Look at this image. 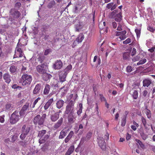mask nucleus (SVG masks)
<instances>
[{
  "instance_id": "423d86ee",
  "label": "nucleus",
  "mask_w": 155,
  "mask_h": 155,
  "mask_svg": "<svg viewBox=\"0 0 155 155\" xmlns=\"http://www.w3.org/2000/svg\"><path fill=\"white\" fill-rule=\"evenodd\" d=\"M44 121V119L40 115H37L34 117L33 122L35 125L38 124V125H41L43 124Z\"/></svg>"
},
{
  "instance_id": "f704fd0d",
  "label": "nucleus",
  "mask_w": 155,
  "mask_h": 155,
  "mask_svg": "<svg viewBox=\"0 0 155 155\" xmlns=\"http://www.w3.org/2000/svg\"><path fill=\"white\" fill-rule=\"evenodd\" d=\"M81 9H79L77 6H75L73 9V12L74 13H78L79 12Z\"/></svg>"
},
{
  "instance_id": "39448f33",
  "label": "nucleus",
  "mask_w": 155,
  "mask_h": 155,
  "mask_svg": "<svg viewBox=\"0 0 155 155\" xmlns=\"http://www.w3.org/2000/svg\"><path fill=\"white\" fill-rule=\"evenodd\" d=\"M20 15L21 13L17 10L14 8L11 9L10 12V18H11L12 21L18 18Z\"/></svg>"
},
{
  "instance_id": "37998d69",
  "label": "nucleus",
  "mask_w": 155,
  "mask_h": 155,
  "mask_svg": "<svg viewBox=\"0 0 155 155\" xmlns=\"http://www.w3.org/2000/svg\"><path fill=\"white\" fill-rule=\"evenodd\" d=\"M55 2L54 1H52L50 2L48 4V7L49 8L52 7L54 5Z\"/></svg>"
},
{
  "instance_id": "7c9ffc66",
  "label": "nucleus",
  "mask_w": 155,
  "mask_h": 155,
  "mask_svg": "<svg viewBox=\"0 0 155 155\" xmlns=\"http://www.w3.org/2000/svg\"><path fill=\"white\" fill-rule=\"evenodd\" d=\"M29 108V104L26 103L23 106L21 109L24 110V111H25V112H26V110Z\"/></svg>"
},
{
  "instance_id": "7ed1b4c3",
  "label": "nucleus",
  "mask_w": 155,
  "mask_h": 155,
  "mask_svg": "<svg viewBox=\"0 0 155 155\" xmlns=\"http://www.w3.org/2000/svg\"><path fill=\"white\" fill-rule=\"evenodd\" d=\"M46 130H42L39 131L38 136L39 137H41L39 139V142L40 144H42L44 143L45 141L48 139L49 136V134H48L45 135L46 134Z\"/></svg>"
},
{
  "instance_id": "58836bf2",
  "label": "nucleus",
  "mask_w": 155,
  "mask_h": 155,
  "mask_svg": "<svg viewBox=\"0 0 155 155\" xmlns=\"http://www.w3.org/2000/svg\"><path fill=\"white\" fill-rule=\"evenodd\" d=\"M131 39L130 38H128L126 40L123 41V43L124 44H127L131 42Z\"/></svg>"
},
{
  "instance_id": "6e6d98bb",
  "label": "nucleus",
  "mask_w": 155,
  "mask_h": 155,
  "mask_svg": "<svg viewBox=\"0 0 155 155\" xmlns=\"http://www.w3.org/2000/svg\"><path fill=\"white\" fill-rule=\"evenodd\" d=\"M18 136L17 135H14L12 138V141L14 142L17 139Z\"/></svg>"
},
{
  "instance_id": "bf43d9fd",
  "label": "nucleus",
  "mask_w": 155,
  "mask_h": 155,
  "mask_svg": "<svg viewBox=\"0 0 155 155\" xmlns=\"http://www.w3.org/2000/svg\"><path fill=\"white\" fill-rule=\"evenodd\" d=\"M147 29L149 31L152 32H153L155 31V29L152 27H149L147 28Z\"/></svg>"
},
{
  "instance_id": "412c9836",
  "label": "nucleus",
  "mask_w": 155,
  "mask_h": 155,
  "mask_svg": "<svg viewBox=\"0 0 155 155\" xmlns=\"http://www.w3.org/2000/svg\"><path fill=\"white\" fill-rule=\"evenodd\" d=\"M74 145L71 146L65 153V155H70L74 151Z\"/></svg>"
},
{
  "instance_id": "20e7f679",
  "label": "nucleus",
  "mask_w": 155,
  "mask_h": 155,
  "mask_svg": "<svg viewBox=\"0 0 155 155\" xmlns=\"http://www.w3.org/2000/svg\"><path fill=\"white\" fill-rule=\"evenodd\" d=\"M20 117L18 111H15L11 115L10 122L12 124H15L19 120Z\"/></svg>"
},
{
  "instance_id": "13d9d810",
  "label": "nucleus",
  "mask_w": 155,
  "mask_h": 155,
  "mask_svg": "<svg viewBox=\"0 0 155 155\" xmlns=\"http://www.w3.org/2000/svg\"><path fill=\"white\" fill-rule=\"evenodd\" d=\"M87 140L85 137H82L81 139L80 142V144H83L85 140Z\"/></svg>"
},
{
  "instance_id": "de8ad7c7",
  "label": "nucleus",
  "mask_w": 155,
  "mask_h": 155,
  "mask_svg": "<svg viewBox=\"0 0 155 155\" xmlns=\"http://www.w3.org/2000/svg\"><path fill=\"white\" fill-rule=\"evenodd\" d=\"M80 24H78L77 25H75V31H79V30L80 29Z\"/></svg>"
},
{
  "instance_id": "ddd939ff",
  "label": "nucleus",
  "mask_w": 155,
  "mask_h": 155,
  "mask_svg": "<svg viewBox=\"0 0 155 155\" xmlns=\"http://www.w3.org/2000/svg\"><path fill=\"white\" fill-rule=\"evenodd\" d=\"M54 100L53 98H51L49 99L46 103L44 106V108L45 110H47L49 107L51 105L53 102Z\"/></svg>"
},
{
  "instance_id": "f257e3e1",
  "label": "nucleus",
  "mask_w": 155,
  "mask_h": 155,
  "mask_svg": "<svg viewBox=\"0 0 155 155\" xmlns=\"http://www.w3.org/2000/svg\"><path fill=\"white\" fill-rule=\"evenodd\" d=\"M32 80V76L25 74L22 75L20 80V83L24 86L29 85L30 84Z\"/></svg>"
},
{
  "instance_id": "393cba45",
  "label": "nucleus",
  "mask_w": 155,
  "mask_h": 155,
  "mask_svg": "<svg viewBox=\"0 0 155 155\" xmlns=\"http://www.w3.org/2000/svg\"><path fill=\"white\" fill-rule=\"evenodd\" d=\"M84 38V35L82 34H80L76 39V41L78 43L81 42Z\"/></svg>"
},
{
  "instance_id": "72a5a7b5",
  "label": "nucleus",
  "mask_w": 155,
  "mask_h": 155,
  "mask_svg": "<svg viewBox=\"0 0 155 155\" xmlns=\"http://www.w3.org/2000/svg\"><path fill=\"white\" fill-rule=\"evenodd\" d=\"M138 96V93L137 91L136 90H134L133 93L132 94V96L134 99H136L137 98Z\"/></svg>"
},
{
  "instance_id": "b1692460",
  "label": "nucleus",
  "mask_w": 155,
  "mask_h": 155,
  "mask_svg": "<svg viewBox=\"0 0 155 155\" xmlns=\"http://www.w3.org/2000/svg\"><path fill=\"white\" fill-rule=\"evenodd\" d=\"M122 19V14L121 12L118 13L115 16L114 20L117 21H120Z\"/></svg>"
},
{
  "instance_id": "3c124183",
  "label": "nucleus",
  "mask_w": 155,
  "mask_h": 155,
  "mask_svg": "<svg viewBox=\"0 0 155 155\" xmlns=\"http://www.w3.org/2000/svg\"><path fill=\"white\" fill-rule=\"evenodd\" d=\"M74 134V133L73 131H71L67 137L71 139L72 137L73 136Z\"/></svg>"
},
{
  "instance_id": "69168bd1",
  "label": "nucleus",
  "mask_w": 155,
  "mask_h": 155,
  "mask_svg": "<svg viewBox=\"0 0 155 155\" xmlns=\"http://www.w3.org/2000/svg\"><path fill=\"white\" fill-rule=\"evenodd\" d=\"M33 33L34 35L38 33V29L37 28H34V29H33Z\"/></svg>"
},
{
  "instance_id": "4d7b16f0",
  "label": "nucleus",
  "mask_w": 155,
  "mask_h": 155,
  "mask_svg": "<svg viewBox=\"0 0 155 155\" xmlns=\"http://www.w3.org/2000/svg\"><path fill=\"white\" fill-rule=\"evenodd\" d=\"M113 4L114 3L112 2L108 4L107 5V8L108 9L110 8L111 9L112 7V6L113 5Z\"/></svg>"
},
{
  "instance_id": "cd10ccee",
  "label": "nucleus",
  "mask_w": 155,
  "mask_h": 155,
  "mask_svg": "<svg viewBox=\"0 0 155 155\" xmlns=\"http://www.w3.org/2000/svg\"><path fill=\"white\" fill-rule=\"evenodd\" d=\"M155 57V53H151L149 54V56L147 57V58L150 61L153 60Z\"/></svg>"
},
{
  "instance_id": "5701e85b",
  "label": "nucleus",
  "mask_w": 155,
  "mask_h": 155,
  "mask_svg": "<svg viewBox=\"0 0 155 155\" xmlns=\"http://www.w3.org/2000/svg\"><path fill=\"white\" fill-rule=\"evenodd\" d=\"M151 83V81L149 79H145L143 81V86L148 87Z\"/></svg>"
},
{
  "instance_id": "1a4fd4ad",
  "label": "nucleus",
  "mask_w": 155,
  "mask_h": 155,
  "mask_svg": "<svg viewBox=\"0 0 155 155\" xmlns=\"http://www.w3.org/2000/svg\"><path fill=\"white\" fill-rule=\"evenodd\" d=\"M63 63L61 60H57L53 65V68L55 70L61 69L63 66Z\"/></svg>"
},
{
  "instance_id": "2f4dec72",
  "label": "nucleus",
  "mask_w": 155,
  "mask_h": 155,
  "mask_svg": "<svg viewBox=\"0 0 155 155\" xmlns=\"http://www.w3.org/2000/svg\"><path fill=\"white\" fill-rule=\"evenodd\" d=\"M116 35L117 36H120L122 35V34L125 35L127 33V32L126 31H124L121 32L119 31H116Z\"/></svg>"
},
{
  "instance_id": "9b49d317",
  "label": "nucleus",
  "mask_w": 155,
  "mask_h": 155,
  "mask_svg": "<svg viewBox=\"0 0 155 155\" xmlns=\"http://www.w3.org/2000/svg\"><path fill=\"white\" fill-rule=\"evenodd\" d=\"M41 87V84H37L36 85L33 91V94H37L39 93Z\"/></svg>"
},
{
  "instance_id": "49530a36",
  "label": "nucleus",
  "mask_w": 155,
  "mask_h": 155,
  "mask_svg": "<svg viewBox=\"0 0 155 155\" xmlns=\"http://www.w3.org/2000/svg\"><path fill=\"white\" fill-rule=\"evenodd\" d=\"M27 135L22 132L20 136V138L21 140H23L25 138Z\"/></svg>"
},
{
  "instance_id": "4c0bfd02",
  "label": "nucleus",
  "mask_w": 155,
  "mask_h": 155,
  "mask_svg": "<svg viewBox=\"0 0 155 155\" xmlns=\"http://www.w3.org/2000/svg\"><path fill=\"white\" fill-rule=\"evenodd\" d=\"M133 68L130 66H128L126 68V71L128 73H130L133 71Z\"/></svg>"
},
{
  "instance_id": "774afa93",
  "label": "nucleus",
  "mask_w": 155,
  "mask_h": 155,
  "mask_svg": "<svg viewBox=\"0 0 155 155\" xmlns=\"http://www.w3.org/2000/svg\"><path fill=\"white\" fill-rule=\"evenodd\" d=\"M40 99H41V98L39 97H38V98H37L36 99H35V101H34L33 102V103L36 104L38 102V101L39 100H40Z\"/></svg>"
},
{
  "instance_id": "0e129e2a",
  "label": "nucleus",
  "mask_w": 155,
  "mask_h": 155,
  "mask_svg": "<svg viewBox=\"0 0 155 155\" xmlns=\"http://www.w3.org/2000/svg\"><path fill=\"white\" fill-rule=\"evenodd\" d=\"M41 149L42 151H45L47 150L48 149V147L46 146H44Z\"/></svg>"
},
{
  "instance_id": "603ef678",
  "label": "nucleus",
  "mask_w": 155,
  "mask_h": 155,
  "mask_svg": "<svg viewBox=\"0 0 155 155\" xmlns=\"http://www.w3.org/2000/svg\"><path fill=\"white\" fill-rule=\"evenodd\" d=\"M136 52V50L134 48H133L132 50L131 55L132 56H134Z\"/></svg>"
},
{
  "instance_id": "f03ea898",
  "label": "nucleus",
  "mask_w": 155,
  "mask_h": 155,
  "mask_svg": "<svg viewBox=\"0 0 155 155\" xmlns=\"http://www.w3.org/2000/svg\"><path fill=\"white\" fill-rule=\"evenodd\" d=\"M74 101H70L66 106L65 111V114H73L74 113Z\"/></svg>"
},
{
  "instance_id": "2eb2a0df",
  "label": "nucleus",
  "mask_w": 155,
  "mask_h": 155,
  "mask_svg": "<svg viewBox=\"0 0 155 155\" xmlns=\"http://www.w3.org/2000/svg\"><path fill=\"white\" fill-rule=\"evenodd\" d=\"M68 114V122L71 124L73 123L75 120V117H74V113Z\"/></svg>"
},
{
  "instance_id": "c03bdc74",
  "label": "nucleus",
  "mask_w": 155,
  "mask_h": 155,
  "mask_svg": "<svg viewBox=\"0 0 155 155\" xmlns=\"http://www.w3.org/2000/svg\"><path fill=\"white\" fill-rule=\"evenodd\" d=\"M141 137H142V139L144 140H145L148 137L147 135L144 133H142L141 134Z\"/></svg>"
},
{
  "instance_id": "c756f323",
  "label": "nucleus",
  "mask_w": 155,
  "mask_h": 155,
  "mask_svg": "<svg viewBox=\"0 0 155 155\" xmlns=\"http://www.w3.org/2000/svg\"><path fill=\"white\" fill-rule=\"evenodd\" d=\"M141 28L140 27L138 28H136L135 30L137 38H139L140 34Z\"/></svg>"
},
{
  "instance_id": "473e14b6",
  "label": "nucleus",
  "mask_w": 155,
  "mask_h": 155,
  "mask_svg": "<svg viewBox=\"0 0 155 155\" xmlns=\"http://www.w3.org/2000/svg\"><path fill=\"white\" fill-rule=\"evenodd\" d=\"M147 61V59L145 58H143V59L140 60L138 62L137 64V65H142L145 63Z\"/></svg>"
},
{
  "instance_id": "f3484780",
  "label": "nucleus",
  "mask_w": 155,
  "mask_h": 155,
  "mask_svg": "<svg viewBox=\"0 0 155 155\" xmlns=\"http://www.w3.org/2000/svg\"><path fill=\"white\" fill-rule=\"evenodd\" d=\"M67 74L64 72H60L59 74V78L61 82H63L65 81V78Z\"/></svg>"
},
{
  "instance_id": "bb28decb",
  "label": "nucleus",
  "mask_w": 155,
  "mask_h": 155,
  "mask_svg": "<svg viewBox=\"0 0 155 155\" xmlns=\"http://www.w3.org/2000/svg\"><path fill=\"white\" fill-rule=\"evenodd\" d=\"M130 53L129 52H125L123 54V59L124 60H127L130 57Z\"/></svg>"
},
{
  "instance_id": "6e6552de",
  "label": "nucleus",
  "mask_w": 155,
  "mask_h": 155,
  "mask_svg": "<svg viewBox=\"0 0 155 155\" xmlns=\"http://www.w3.org/2000/svg\"><path fill=\"white\" fill-rule=\"evenodd\" d=\"M47 67V65L45 64H42L38 65L36 68L37 71L41 74L44 73L46 72V69Z\"/></svg>"
},
{
  "instance_id": "e433bc0d",
  "label": "nucleus",
  "mask_w": 155,
  "mask_h": 155,
  "mask_svg": "<svg viewBox=\"0 0 155 155\" xmlns=\"http://www.w3.org/2000/svg\"><path fill=\"white\" fill-rule=\"evenodd\" d=\"M146 114L147 116V117L150 119L151 117V113L150 110L147 109V110L146 112Z\"/></svg>"
},
{
  "instance_id": "dca6fc26",
  "label": "nucleus",
  "mask_w": 155,
  "mask_h": 155,
  "mask_svg": "<svg viewBox=\"0 0 155 155\" xmlns=\"http://www.w3.org/2000/svg\"><path fill=\"white\" fill-rule=\"evenodd\" d=\"M59 115L58 112H56L51 115V119L53 122H55L59 118Z\"/></svg>"
},
{
  "instance_id": "6ab92c4d",
  "label": "nucleus",
  "mask_w": 155,
  "mask_h": 155,
  "mask_svg": "<svg viewBox=\"0 0 155 155\" xmlns=\"http://www.w3.org/2000/svg\"><path fill=\"white\" fill-rule=\"evenodd\" d=\"M50 89L51 86L48 84H46L44 90L43 94L45 95H48L49 93Z\"/></svg>"
},
{
  "instance_id": "9d476101",
  "label": "nucleus",
  "mask_w": 155,
  "mask_h": 155,
  "mask_svg": "<svg viewBox=\"0 0 155 155\" xmlns=\"http://www.w3.org/2000/svg\"><path fill=\"white\" fill-rule=\"evenodd\" d=\"M30 130V127L24 125L21 128V132L27 135Z\"/></svg>"
},
{
  "instance_id": "5fc2aeb1",
  "label": "nucleus",
  "mask_w": 155,
  "mask_h": 155,
  "mask_svg": "<svg viewBox=\"0 0 155 155\" xmlns=\"http://www.w3.org/2000/svg\"><path fill=\"white\" fill-rule=\"evenodd\" d=\"M126 37L125 35H120L119 38L121 40H124L126 38Z\"/></svg>"
},
{
  "instance_id": "4468645a",
  "label": "nucleus",
  "mask_w": 155,
  "mask_h": 155,
  "mask_svg": "<svg viewBox=\"0 0 155 155\" xmlns=\"http://www.w3.org/2000/svg\"><path fill=\"white\" fill-rule=\"evenodd\" d=\"M63 119L62 117L53 126L54 129H56L59 127L63 123Z\"/></svg>"
},
{
  "instance_id": "79ce46f5",
  "label": "nucleus",
  "mask_w": 155,
  "mask_h": 155,
  "mask_svg": "<svg viewBox=\"0 0 155 155\" xmlns=\"http://www.w3.org/2000/svg\"><path fill=\"white\" fill-rule=\"evenodd\" d=\"M5 108L6 110H8L11 109L12 108V107L10 104H7L5 105Z\"/></svg>"
},
{
  "instance_id": "4be33fe9",
  "label": "nucleus",
  "mask_w": 155,
  "mask_h": 155,
  "mask_svg": "<svg viewBox=\"0 0 155 155\" xmlns=\"http://www.w3.org/2000/svg\"><path fill=\"white\" fill-rule=\"evenodd\" d=\"M67 131L64 129L62 130L60 132V135L59 136V139H63L67 134Z\"/></svg>"
},
{
  "instance_id": "c85d7f7f",
  "label": "nucleus",
  "mask_w": 155,
  "mask_h": 155,
  "mask_svg": "<svg viewBox=\"0 0 155 155\" xmlns=\"http://www.w3.org/2000/svg\"><path fill=\"white\" fill-rule=\"evenodd\" d=\"M72 68V66L71 64L69 65L66 68L64 69V73H66L67 74L68 73L71 69Z\"/></svg>"
},
{
  "instance_id": "a18cd8bd",
  "label": "nucleus",
  "mask_w": 155,
  "mask_h": 155,
  "mask_svg": "<svg viewBox=\"0 0 155 155\" xmlns=\"http://www.w3.org/2000/svg\"><path fill=\"white\" fill-rule=\"evenodd\" d=\"M21 6V4L20 2H18L15 3V7L16 8H19Z\"/></svg>"
},
{
  "instance_id": "8fccbe9b",
  "label": "nucleus",
  "mask_w": 155,
  "mask_h": 155,
  "mask_svg": "<svg viewBox=\"0 0 155 155\" xmlns=\"http://www.w3.org/2000/svg\"><path fill=\"white\" fill-rule=\"evenodd\" d=\"M126 120L125 118H124L121 121V125L122 127H124L125 125L126 124Z\"/></svg>"
},
{
  "instance_id": "338daca9",
  "label": "nucleus",
  "mask_w": 155,
  "mask_h": 155,
  "mask_svg": "<svg viewBox=\"0 0 155 155\" xmlns=\"http://www.w3.org/2000/svg\"><path fill=\"white\" fill-rule=\"evenodd\" d=\"M82 109L79 108V109L78 110L77 113L78 115H79L82 112Z\"/></svg>"
},
{
  "instance_id": "a19ab883",
  "label": "nucleus",
  "mask_w": 155,
  "mask_h": 155,
  "mask_svg": "<svg viewBox=\"0 0 155 155\" xmlns=\"http://www.w3.org/2000/svg\"><path fill=\"white\" fill-rule=\"evenodd\" d=\"M141 120L144 126H145L147 124L146 119L142 117L141 118Z\"/></svg>"
},
{
  "instance_id": "09e8293b",
  "label": "nucleus",
  "mask_w": 155,
  "mask_h": 155,
  "mask_svg": "<svg viewBox=\"0 0 155 155\" xmlns=\"http://www.w3.org/2000/svg\"><path fill=\"white\" fill-rule=\"evenodd\" d=\"M92 135V133L91 132H89L87 134L86 138L87 140H88L91 137Z\"/></svg>"
},
{
  "instance_id": "aec40b11",
  "label": "nucleus",
  "mask_w": 155,
  "mask_h": 155,
  "mask_svg": "<svg viewBox=\"0 0 155 155\" xmlns=\"http://www.w3.org/2000/svg\"><path fill=\"white\" fill-rule=\"evenodd\" d=\"M51 77L52 76L51 74L46 73V72L43 74L42 78L45 81H48Z\"/></svg>"
},
{
  "instance_id": "0eeeda50",
  "label": "nucleus",
  "mask_w": 155,
  "mask_h": 155,
  "mask_svg": "<svg viewBox=\"0 0 155 155\" xmlns=\"http://www.w3.org/2000/svg\"><path fill=\"white\" fill-rule=\"evenodd\" d=\"M97 142L99 147L103 150H105L106 149V143L105 142L104 139L100 137L97 138Z\"/></svg>"
},
{
  "instance_id": "680f3d73",
  "label": "nucleus",
  "mask_w": 155,
  "mask_h": 155,
  "mask_svg": "<svg viewBox=\"0 0 155 155\" xmlns=\"http://www.w3.org/2000/svg\"><path fill=\"white\" fill-rule=\"evenodd\" d=\"M50 51V49H47L45 50L44 52V54L45 55H47Z\"/></svg>"
},
{
  "instance_id": "c9c22d12",
  "label": "nucleus",
  "mask_w": 155,
  "mask_h": 155,
  "mask_svg": "<svg viewBox=\"0 0 155 155\" xmlns=\"http://www.w3.org/2000/svg\"><path fill=\"white\" fill-rule=\"evenodd\" d=\"M140 57L139 55H138L136 57L133 58L132 61L133 62H135L136 61H138L140 59Z\"/></svg>"
},
{
  "instance_id": "864d4df0",
  "label": "nucleus",
  "mask_w": 155,
  "mask_h": 155,
  "mask_svg": "<svg viewBox=\"0 0 155 155\" xmlns=\"http://www.w3.org/2000/svg\"><path fill=\"white\" fill-rule=\"evenodd\" d=\"M100 97L101 101H106V100L105 98L103 96L102 94H100Z\"/></svg>"
},
{
  "instance_id": "a211bd4d",
  "label": "nucleus",
  "mask_w": 155,
  "mask_h": 155,
  "mask_svg": "<svg viewBox=\"0 0 155 155\" xmlns=\"http://www.w3.org/2000/svg\"><path fill=\"white\" fill-rule=\"evenodd\" d=\"M3 78L5 82L9 84L11 81V76L8 73H6L3 75Z\"/></svg>"
},
{
  "instance_id": "a878e982",
  "label": "nucleus",
  "mask_w": 155,
  "mask_h": 155,
  "mask_svg": "<svg viewBox=\"0 0 155 155\" xmlns=\"http://www.w3.org/2000/svg\"><path fill=\"white\" fill-rule=\"evenodd\" d=\"M17 69V67L13 65H11L9 69L11 73H13L15 72Z\"/></svg>"
},
{
  "instance_id": "e2e57ef3",
  "label": "nucleus",
  "mask_w": 155,
  "mask_h": 155,
  "mask_svg": "<svg viewBox=\"0 0 155 155\" xmlns=\"http://www.w3.org/2000/svg\"><path fill=\"white\" fill-rule=\"evenodd\" d=\"M104 138L106 140H108L109 139V134L108 133H106L105 135Z\"/></svg>"
},
{
  "instance_id": "052dcab7",
  "label": "nucleus",
  "mask_w": 155,
  "mask_h": 155,
  "mask_svg": "<svg viewBox=\"0 0 155 155\" xmlns=\"http://www.w3.org/2000/svg\"><path fill=\"white\" fill-rule=\"evenodd\" d=\"M5 115H3L0 116V122L1 123H3L4 121Z\"/></svg>"
},
{
  "instance_id": "ea45409f",
  "label": "nucleus",
  "mask_w": 155,
  "mask_h": 155,
  "mask_svg": "<svg viewBox=\"0 0 155 155\" xmlns=\"http://www.w3.org/2000/svg\"><path fill=\"white\" fill-rule=\"evenodd\" d=\"M26 112L22 110H21L19 112V114H20V117H22L26 114Z\"/></svg>"
},
{
  "instance_id": "f8f14e48",
  "label": "nucleus",
  "mask_w": 155,
  "mask_h": 155,
  "mask_svg": "<svg viewBox=\"0 0 155 155\" xmlns=\"http://www.w3.org/2000/svg\"><path fill=\"white\" fill-rule=\"evenodd\" d=\"M64 103V101L61 99H60L57 101L56 102V107L57 108L60 109L63 107Z\"/></svg>"
}]
</instances>
